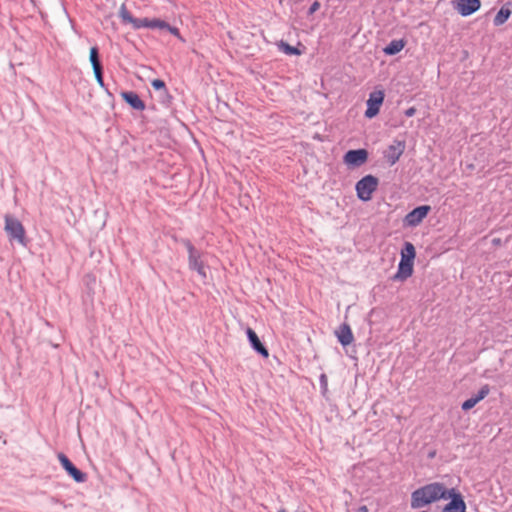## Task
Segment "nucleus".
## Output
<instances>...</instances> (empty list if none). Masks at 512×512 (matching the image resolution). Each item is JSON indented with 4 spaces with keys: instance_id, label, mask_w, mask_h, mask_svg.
<instances>
[{
    "instance_id": "obj_20",
    "label": "nucleus",
    "mask_w": 512,
    "mask_h": 512,
    "mask_svg": "<svg viewBox=\"0 0 512 512\" xmlns=\"http://www.w3.org/2000/svg\"><path fill=\"white\" fill-rule=\"evenodd\" d=\"M279 48L282 52H284L287 55H299L301 53L297 47L291 46L283 41L280 42Z\"/></svg>"
},
{
    "instance_id": "obj_7",
    "label": "nucleus",
    "mask_w": 512,
    "mask_h": 512,
    "mask_svg": "<svg viewBox=\"0 0 512 512\" xmlns=\"http://www.w3.org/2000/svg\"><path fill=\"white\" fill-rule=\"evenodd\" d=\"M57 457L62 467L74 479L75 482L83 483L86 481L87 475L80 471L64 453H59Z\"/></svg>"
},
{
    "instance_id": "obj_19",
    "label": "nucleus",
    "mask_w": 512,
    "mask_h": 512,
    "mask_svg": "<svg viewBox=\"0 0 512 512\" xmlns=\"http://www.w3.org/2000/svg\"><path fill=\"white\" fill-rule=\"evenodd\" d=\"M89 60L91 62L93 70L102 67L100 60H99L98 48L96 46L92 47L90 49Z\"/></svg>"
},
{
    "instance_id": "obj_13",
    "label": "nucleus",
    "mask_w": 512,
    "mask_h": 512,
    "mask_svg": "<svg viewBox=\"0 0 512 512\" xmlns=\"http://www.w3.org/2000/svg\"><path fill=\"white\" fill-rule=\"evenodd\" d=\"M121 96L125 100V102L129 104L133 109L138 111H143L145 109L144 101L139 97V95L136 92H122Z\"/></svg>"
},
{
    "instance_id": "obj_16",
    "label": "nucleus",
    "mask_w": 512,
    "mask_h": 512,
    "mask_svg": "<svg viewBox=\"0 0 512 512\" xmlns=\"http://www.w3.org/2000/svg\"><path fill=\"white\" fill-rule=\"evenodd\" d=\"M405 46V42L402 39L392 40L384 49V53L387 55H395L399 53Z\"/></svg>"
},
{
    "instance_id": "obj_30",
    "label": "nucleus",
    "mask_w": 512,
    "mask_h": 512,
    "mask_svg": "<svg viewBox=\"0 0 512 512\" xmlns=\"http://www.w3.org/2000/svg\"><path fill=\"white\" fill-rule=\"evenodd\" d=\"M415 113H416L415 107H410V108L406 109L404 112L405 116H407V117H412L415 115Z\"/></svg>"
},
{
    "instance_id": "obj_8",
    "label": "nucleus",
    "mask_w": 512,
    "mask_h": 512,
    "mask_svg": "<svg viewBox=\"0 0 512 512\" xmlns=\"http://www.w3.org/2000/svg\"><path fill=\"white\" fill-rule=\"evenodd\" d=\"M453 8L462 16L468 17L479 10L480 0H453Z\"/></svg>"
},
{
    "instance_id": "obj_34",
    "label": "nucleus",
    "mask_w": 512,
    "mask_h": 512,
    "mask_svg": "<svg viewBox=\"0 0 512 512\" xmlns=\"http://www.w3.org/2000/svg\"><path fill=\"white\" fill-rule=\"evenodd\" d=\"M278 512H286L285 509H280Z\"/></svg>"
},
{
    "instance_id": "obj_2",
    "label": "nucleus",
    "mask_w": 512,
    "mask_h": 512,
    "mask_svg": "<svg viewBox=\"0 0 512 512\" xmlns=\"http://www.w3.org/2000/svg\"><path fill=\"white\" fill-rule=\"evenodd\" d=\"M4 230L8 236V239L11 243L17 242L23 247H27L28 239L26 237V230L23 224L12 215L4 216Z\"/></svg>"
},
{
    "instance_id": "obj_21",
    "label": "nucleus",
    "mask_w": 512,
    "mask_h": 512,
    "mask_svg": "<svg viewBox=\"0 0 512 512\" xmlns=\"http://www.w3.org/2000/svg\"><path fill=\"white\" fill-rule=\"evenodd\" d=\"M490 392L489 385H483L476 395L472 396V400H474L475 404L483 400Z\"/></svg>"
},
{
    "instance_id": "obj_10",
    "label": "nucleus",
    "mask_w": 512,
    "mask_h": 512,
    "mask_svg": "<svg viewBox=\"0 0 512 512\" xmlns=\"http://www.w3.org/2000/svg\"><path fill=\"white\" fill-rule=\"evenodd\" d=\"M367 158H368L367 150L356 149V150H349L348 152H346L343 157V160H344V163L349 166L359 167L367 161Z\"/></svg>"
},
{
    "instance_id": "obj_17",
    "label": "nucleus",
    "mask_w": 512,
    "mask_h": 512,
    "mask_svg": "<svg viewBox=\"0 0 512 512\" xmlns=\"http://www.w3.org/2000/svg\"><path fill=\"white\" fill-rule=\"evenodd\" d=\"M416 256L415 247L410 242H405L401 250V260L413 262Z\"/></svg>"
},
{
    "instance_id": "obj_24",
    "label": "nucleus",
    "mask_w": 512,
    "mask_h": 512,
    "mask_svg": "<svg viewBox=\"0 0 512 512\" xmlns=\"http://www.w3.org/2000/svg\"><path fill=\"white\" fill-rule=\"evenodd\" d=\"M168 27V23L164 20L153 18L151 19V29H166Z\"/></svg>"
},
{
    "instance_id": "obj_33",
    "label": "nucleus",
    "mask_w": 512,
    "mask_h": 512,
    "mask_svg": "<svg viewBox=\"0 0 512 512\" xmlns=\"http://www.w3.org/2000/svg\"><path fill=\"white\" fill-rule=\"evenodd\" d=\"M492 243H493L494 245H496V246H497V245H500V244H501V239H499V238H494V239L492 240Z\"/></svg>"
},
{
    "instance_id": "obj_9",
    "label": "nucleus",
    "mask_w": 512,
    "mask_h": 512,
    "mask_svg": "<svg viewBox=\"0 0 512 512\" xmlns=\"http://www.w3.org/2000/svg\"><path fill=\"white\" fill-rule=\"evenodd\" d=\"M384 100V92L381 90L373 91L370 93L369 98L367 100V109L365 111V116L369 119L375 117L380 110V106L382 105Z\"/></svg>"
},
{
    "instance_id": "obj_14",
    "label": "nucleus",
    "mask_w": 512,
    "mask_h": 512,
    "mask_svg": "<svg viewBox=\"0 0 512 512\" xmlns=\"http://www.w3.org/2000/svg\"><path fill=\"white\" fill-rule=\"evenodd\" d=\"M413 274V262L400 260L398 271L394 276L396 280H406Z\"/></svg>"
},
{
    "instance_id": "obj_11",
    "label": "nucleus",
    "mask_w": 512,
    "mask_h": 512,
    "mask_svg": "<svg viewBox=\"0 0 512 512\" xmlns=\"http://www.w3.org/2000/svg\"><path fill=\"white\" fill-rule=\"evenodd\" d=\"M246 334L248 337V340L252 346V348L262 355L263 357L267 358L269 356L267 348L261 343L259 337L255 333V331L251 328H247Z\"/></svg>"
},
{
    "instance_id": "obj_29",
    "label": "nucleus",
    "mask_w": 512,
    "mask_h": 512,
    "mask_svg": "<svg viewBox=\"0 0 512 512\" xmlns=\"http://www.w3.org/2000/svg\"><path fill=\"white\" fill-rule=\"evenodd\" d=\"M320 8V2L314 1L308 9V15H313Z\"/></svg>"
},
{
    "instance_id": "obj_15",
    "label": "nucleus",
    "mask_w": 512,
    "mask_h": 512,
    "mask_svg": "<svg viewBox=\"0 0 512 512\" xmlns=\"http://www.w3.org/2000/svg\"><path fill=\"white\" fill-rule=\"evenodd\" d=\"M512 11L507 6H502L496 16L494 17L493 23L495 26L503 25L510 17Z\"/></svg>"
},
{
    "instance_id": "obj_23",
    "label": "nucleus",
    "mask_w": 512,
    "mask_h": 512,
    "mask_svg": "<svg viewBox=\"0 0 512 512\" xmlns=\"http://www.w3.org/2000/svg\"><path fill=\"white\" fill-rule=\"evenodd\" d=\"M133 28L134 29H140V28H151V19L149 18H136L135 21H133Z\"/></svg>"
},
{
    "instance_id": "obj_1",
    "label": "nucleus",
    "mask_w": 512,
    "mask_h": 512,
    "mask_svg": "<svg viewBox=\"0 0 512 512\" xmlns=\"http://www.w3.org/2000/svg\"><path fill=\"white\" fill-rule=\"evenodd\" d=\"M449 498L451 501L446 504L443 512H466V504L462 495L456 492L455 489H446L439 482L424 485L413 491L411 494V508L418 509L438 500Z\"/></svg>"
},
{
    "instance_id": "obj_4",
    "label": "nucleus",
    "mask_w": 512,
    "mask_h": 512,
    "mask_svg": "<svg viewBox=\"0 0 512 512\" xmlns=\"http://www.w3.org/2000/svg\"><path fill=\"white\" fill-rule=\"evenodd\" d=\"M181 243L186 247L188 252L189 268L193 271H196L202 278H206V271L204 262L201 259V252L195 248L189 239H181Z\"/></svg>"
},
{
    "instance_id": "obj_32",
    "label": "nucleus",
    "mask_w": 512,
    "mask_h": 512,
    "mask_svg": "<svg viewBox=\"0 0 512 512\" xmlns=\"http://www.w3.org/2000/svg\"><path fill=\"white\" fill-rule=\"evenodd\" d=\"M356 512H368V508L365 505L358 507Z\"/></svg>"
},
{
    "instance_id": "obj_28",
    "label": "nucleus",
    "mask_w": 512,
    "mask_h": 512,
    "mask_svg": "<svg viewBox=\"0 0 512 512\" xmlns=\"http://www.w3.org/2000/svg\"><path fill=\"white\" fill-rule=\"evenodd\" d=\"M475 402L474 400H472V398L470 397L469 399L465 400L463 403H462V410L464 411H468L470 409H472L474 406H475Z\"/></svg>"
},
{
    "instance_id": "obj_25",
    "label": "nucleus",
    "mask_w": 512,
    "mask_h": 512,
    "mask_svg": "<svg viewBox=\"0 0 512 512\" xmlns=\"http://www.w3.org/2000/svg\"><path fill=\"white\" fill-rule=\"evenodd\" d=\"M97 83L104 87L102 67L93 70Z\"/></svg>"
},
{
    "instance_id": "obj_31",
    "label": "nucleus",
    "mask_w": 512,
    "mask_h": 512,
    "mask_svg": "<svg viewBox=\"0 0 512 512\" xmlns=\"http://www.w3.org/2000/svg\"><path fill=\"white\" fill-rule=\"evenodd\" d=\"M320 383H321V387H322L323 389H327V377H326V375H325V374H322V375L320 376Z\"/></svg>"
},
{
    "instance_id": "obj_26",
    "label": "nucleus",
    "mask_w": 512,
    "mask_h": 512,
    "mask_svg": "<svg viewBox=\"0 0 512 512\" xmlns=\"http://www.w3.org/2000/svg\"><path fill=\"white\" fill-rule=\"evenodd\" d=\"M166 30L169 31L172 35L177 37L182 42L185 41L184 38L181 36L180 31H179V29L177 27L171 26L170 24H168V27L166 28Z\"/></svg>"
},
{
    "instance_id": "obj_6",
    "label": "nucleus",
    "mask_w": 512,
    "mask_h": 512,
    "mask_svg": "<svg viewBox=\"0 0 512 512\" xmlns=\"http://www.w3.org/2000/svg\"><path fill=\"white\" fill-rule=\"evenodd\" d=\"M406 143L403 140L395 139L383 152L386 162L393 166L400 159L405 151Z\"/></svg>"
},
{
    "instance_id": "obj_22",
    "label": "nucleus",
    "mask_w": 512,
    "mask_h": 512,
    "mask_svg": "<svg viewBox=\"0 0 512 512\" xmlns=\"http://www.w3.org/2000/svg\"><path fill=\"white\" fill-rule=\"evenodd\" d=\"M490 392L489 385H483L476 395L472 396V400H474L475 404L483 400Z\"/></svg>"
},
{
    "instance_id": "obj_18",
    "label": "nucleus",
    "mask_w": 512,
    "mask_h": 512,
    "mask_svg": "<svg viewBox=\"0 0 512 512\" xmlns=\"http://www.w3.org/2000/svg\"><path fill=\"white\" fill-rule=\"evenodd\" d=\"M119 16L123 23H129L133 25V21H135L136 18H134L131 13L128 11L125 4H122L119 10Z\"/></svg>"
},
{
    "instance_id": "obj_5",
    "label": "nucleus",
    "mask_w": 512,
    "mask_h": 512,
    "mask_svg": "<svg viewBox=\"0 0 512 512\" xmlns=\"http://www.w3.org/2000/svg\"><path fill=\"white\" fill-rule=\"evenodd\" d=\"M431 207L429 205H422L414 208L403 218V226L414 228L421 224L430 212Z\"/></svg>"
},
{
    "instance_id": "obj_3",
    "label": "nucleus",
    "mask_w": 512,
    "mask_h": 512,
    "mask_svg": "<svg viewBox=\"0 0 512 512\" xmlns=\"http://www.w3.org/2000/svg\"><path fill=\"white\" fill-rule=\"evenodd\" d=\"M378 185L379 180L377 177L370 174L364 176L355 185L357 197L364 202L370 201Z\"/></svg>"
},
{
    "instance_id": "obj_27",
    "label": "nucleus",
    "mask_w": 512,
    "mask_h": 512,
    "mask_svg": "<svg viewBox=\"0 0 512 512\" xmlns=\"http://www.w3.org/2000/svg\"><path fill=\"white\" fill-rule=\"evenodd\" d=\"M151 85L154 89L156 90H160V89H166V85L164 83L163 80L161 79H154L152 82H151Z\"/></svg>"
},
{
    "instance_id": "obj_12",
    "label": "nucleus",
    "mask_w": 512,
    "mask_h": 512,
    "mask_svg": "<svg viewBox=\"0 0 512 512\" xmlns=\"http://www.w3.org/2000/svg\"><path fill=\"white\" fill-rule=\"evenodd\" d=\"M335 335L340 344L344 347L350 345L354 340L352 330L346 323L340 325L338 330L335 331Z\"/></svg>"
}]
</instances>
